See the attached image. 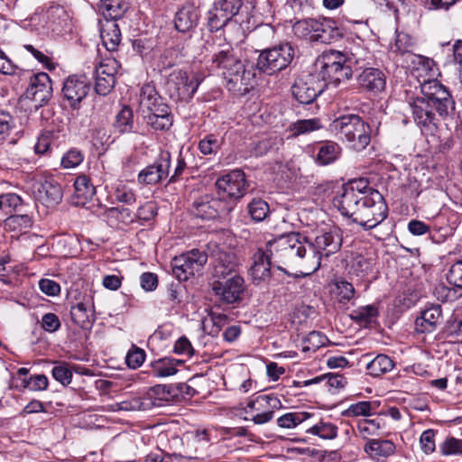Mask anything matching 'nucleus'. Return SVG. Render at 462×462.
Instances as JSON below:
<instances>
[{"instance_id":"9d476101","label":"nucleus","mask_w":462,"mask_h":462,"mask_svg":"<svg viewBox=\"0 0 462 462\" xmlns=\"http://www.w3.org/2000/svg\"><path fill=\"white\" fill-rule=\"evenodd\" d=\"M320 64V74L325 81L336 86L352 77L353 70L346 64V58L339 51L325 52L318 60Z\"/></svg>"},{"instance_id":"ddd939ff","label":"nucleus","mask_w":462,"mask_h":462,"mask_svg":"<svg viewBox=\"0 0 462 462\" xmlns=\"http://www.w3.org/2000/svg\"><path fill=\"white\" fill-rule=\"evenodd\" d=\"M234 208V204L218 195L205 194L198 198L192 204L193 215L204 220H213L227 215Z\"/></svg>"},{"instance_id":"3c124183","label":"nucleus","mask_w":462,"mask_h":462,"mask_svg":"<svg viewBox=\"0 0 462 462\" xmlns=\"http://www.w3.org/2000/svg\"><path fill=\"white\" fill-rule=\"evenodd\" d=\"M222 140L215 134H208L198 143V149L203 155H216L221 149Z\"/></svg>"},{"instance_id":"6e6d98bb","label":"nucleus","mask_w":462,"mask_h":462,"mask_svg":"<svg viewBox=\"0 0 462 462\" xmlns=\"http://www.w3.org/2000/svg\"><path fill=\"white\" fill-rule=\"evenodd\" d=\"M32 225V217L27 214H13L5 220V226L8 230H23L31 227Z\"/></svg>"},{"instance_id":"4468645a","label":"nucleus","mask_w":462,"mask_h":462,"mask_svg":"<svg viewBox=\"0 0 462 462\" xmlns=\"http://www.w3.org/2000/svg\"><path fill=\"white\" fill-rule=\"evenodd\" d=\"M217 195L231 201L234 205L236 200L245 196L248 188V182L245 172L236 169L219 177L215 183Z\"/></svg>"},{"instance_id":"052dcab7","label":"nucleus","mask_w":462,"mask_h":462,"mask_svg":"<svg viewBox=\"0 0 462 462\" xmlns=\"http://www.w3.org/2000/svg\"><path fill=\"white\" fill-rule=\"evenodd\" d=\"M215 7L229 17L231 20L236 16L243 5L242 0H216L213 4Z\"/></svg>"},{"instance_id":"6ab92c4d","label":"nucleus","mask_w":462,"mask_h":462,"mask_svg":"<svg viewBox=\"0 0 462 462\" xmlns=\"http://www.w3.org/2000/svg\"><path fill=\"white\" fill-rule=\"evenodd\" d=\"M324 88L325 84L317 77L307 75L295 79L291 86V94L300 104L309 105L324 91Z\"/></svg>"},{"instance_id":"f257e3e1","label":"nucleus","mask_w":462,"mask_h":462,"mask_svg":"<svg viewBox=\"0 0 462 462\" xmlns=\"http://www.w3.org/2000/svg\"><path fill=\"white\" fill-rule=\"evenodd\" d=\"M342 216L350 218L365 230L380 225L388 216V206L383 195L369 185L365 178L343 184L333 199Z\"/></svg>"},{"instance_id":"1a4fd4ad","label":"nucleus","mask_w":462,"mask_h":462,"mask_svg":"<svg viewBox=\"0 0 462 462\" xmlns=\"http://www.w3.org/2000/svg\"><path fill=\"white\" fill-rule=\"evenodd\" d=\"M282 408V403L275 394L258 395L247 402L244 411L248 416L244 419L250 420L256 425L265 424L273 419L275 411Z\"/></svg>"},{"instance_id":"58836bf2","label":"nucleus","mask_w":462,"mask_h":462,"mask_svg":"<svg viewBox=\"0 0 462 462\" xmlns=\"http://www.w3.org/2000/svg\"><path fill=\"white\" fill-rule=\"evenodd\" d=\"M113 127L115 131L120 134L135 132L134 113L129 106H124L117 113Z\"/></svg>"},{"instance_id":"680f3d73","label":"nucleus","mask_w":462,"mask_h":462,"mask_svg":"<svg viewBox=\"0 0 462 462\" xmlns=\"http://www.w3.org/2000/svg\"><path fill=\"white\" fill-rule=\"evenodd\" d=\"M356 428L359 435L368 440L370 436L378 435L381 426L377 420L364 419L357 422Z\"/></svg>"},{"instance_id":"7ed1b4c3","label":"nucleus","mask_w":462,"mask_h":462,"mask_svg":"<svg viewBox=\"0 0 462 462\" xmlns=\"http://www.w3.org/2000/svg\"><path fill=\"white\" fill-rule=\"evenodd\" d=\"M213 64L219 69L229 91L245 93L252 80V74L245 64L234 55L232 48L221 50L214 54Z\"/></svg>"},{"instance_id":"69168bd1","label":"nucleus","mask_w":462,"mask_h":462,"mask_svg":"<svg viewBox=\"0 0 462 462\" xmlns=\"http://www.w3.org/2000/svg\"><path fill=\"white\" fill-rule=\"evenodd\" d=\"M51 375L63 386H67L71 383L73 374L66 363H60L52 368Z\"/></svg>"},{"instance_id":"79ce46f5","label":"nucleus","mask_w":462,"mask_h":462,"mask_svg":"<svg viewBox=\"0 0 462 462\" xmlns=\"http://www.w3.org/2000/svg\"><path fill=\"white\" fill-rule=\"evenodd\" d=\"M378 406L379 404L376 402L360 401L349 405L341 414L347 418L358 416L368 417L376 412Z\"/></svg>"},{"instance_id":"f03ea898","label":"nucleus","mask_w":462,"mask_h":462,"mask_svg":"<svg viewBox=\"0 0 462 462\" xmlns=\"http://www.w3.org/2000/svg\"><path fill=\"white\" fill-rule=\"evenodd\" d=\"M307 246L309 239L299 232L283 234L266 243V250L273 259L283 264L310 262L311 255H307Z\"/></svg>"},{"instance_id":"603ef678","label":"nucleus","mask_w":462,"mask_h":462,"mask_svg":"<svg viewBox=\"0 0 462 462\" xmlns=\"http://www.w3.org/2000/svg\"><path fill=\"white\" fill-rule=\"evenodd\" d=\"M378 316V309L374 305L362 306L355 310L351 318L365 326L371 325Z\"/></svg>"},{"instance_id":"423d86ee","label":"nucleus","mask_w":462,"mask_h":462,"mask_svg":"<svg viewBox=\"0 0 462 462\" xmlns=\"http://www.w3.org/2000/svg\"><path fill=\"white\" fill-rule=\"evenodd\" d=\"M203 77L199 74L189 75L184 69H174L166 79V92L175 102L190 101L197 92Z\"/></svg>"},{"instance_id":"a211bd4d","label":"nucleus","mask_w":462,"mask_h":462,"mask_svg":"<svg viewBox=\"0 0 462 462\" xmlns=\"http://www.w3.org/2000/svg\"><path fill=\"white\" fill-rule=\"evenodd\" d=\"M25 78L29 79V85L24 96L42 106L46 105L52 97V83L50 76L45 72L32 74L26 71Z\"/></svg>"},{"instance_id":"aec40b11","label":"nucleus","mask_w":462,"mask_h":462,"mask_svg":"<svg viewBox=\"0 0 462 462\" xmlns=\"http://www.w3.org/2000/svg\"><path fill=\"white\" fill-rule=\"evenodd\" d=\"M361 91L373 96H379L386 88L387 77L379 68H365L356 78Z\"/></svg>"},{"instance_id":"49530a36","label":"nucleus","mask_w":462,"mask_h":462,"mask_svg":"<svg viewBox=\"0 0 462 462\" xmlns=\"http://www.w3.org/2000/svg\"><path fill=\"white\" fill-rule=\"evenodd\" d=\"M338 428L329 421L320 420L319 422L311 426L306 430V433L318 436L322 439H335L337 437Z\"/></svg>"},{"instance_id":"c9c22d12","label":"nucleus","mask_w":462,"mask_h":462,"mask_svg":"<svg viewBox=\"0 0 462 462\" xmlns=\"http://www.w3.org/2000/svg\"><path fill=\"white\" fill-rule=\"evenodd\" d=\"M365 451L373 458L388 457L394 454L395 444L388 439H368L365 444Z\"/></svg>"},{"instance_id":"c756f323","label":"nucleus","mask_w":462,"mask_h":462,"mask_svg":"<svg viewBox=\"0 0 462 462\" xmlns=\"http://www.w3.org/2000/svg\"><path fill=\"white\" fill-rule=\"evenodd\" d=\"M199 19V10L192 5H186L176 12L174 27L178 32L186 33L197 26Z\"/></svg>"},{"instance_id":"de8ad7c7","label":"nucleus","mask_w":462,"mask_h":462,"mask_svg":"<svg viewBox=\"0 0 462 462\" xmlns=\"http://www.w3.org/2000/svg\"><path fill=\"white\" fill-rule=\"evenodd\" d=\"M315 19H302L297 21L292 26V32L298 38L310 42H316Z\"/></svg>"},{"instance_id":"39448f33","label":"nucleus","mask_w":462,"mask_h":462,"mask_svg":"<svg viewBox=\"0 0 462 462\" xmlns=\"http://www.w3.org/2000/svg\"><path fill=\"white\" fill-rule=\"evenodd\" d=\"M420 92L423 99L441 119H447L454 114L456 102L449 89L438 79L424 80L420 84Z\"/></svg>"},{"instance_id":"bf43d9fd","label":"nucleus","mask_w":462,"mask_h":462,"mask_svg":"<svg viewBox=\"0 0 462 462\" xmlns=\"http://www.w3.org/2000/svg\"><path fill=\"white\" fill-rule=\"evenodd\" d=\"M85 155L76 147L68 150L61 157L60 165L64 169H72L82 163Z\"/></svg>"},{"instance_id":"393cba45","label":"nucleus","mask_w":462,"mask_h":462,"mask_svg":"<svg viewBox=\"0 0 462 462\" xmlns=\"http://www.w3.org/2000/svg\"><path fill=\"white\" fill-rule=\"evenodd\" d=\"M447 222L446 217L442 214H439L430 224L418 219H411L409 221L407 228L409 232L416 236L429 234L431 239H434L433 232L441 233L442 237H447L451 234V228L449 226L445 225Z\"/></svg>"},{"instance_id":"f8f14e48","label":"nucleus","mask_w":462,"mask_h":462,"mask_svg":"<svg viewBox=\"0 0 462 462\" xmlns=\"http://www.w3.org/2000/svg\"><path fill=\"white\" fill-rule=\"evenodd\" d=\"M208 254L199 249H191L171 261L172 273L180 281H187L200 272L208 262Z\"/></svg>"},{"instance_id":"774afa93","label":"nucleus","mask_w":462,"mask_h":462,"mask_svg":"<svg viewBox=\"0 0 462 462\" xmlns=\"http://www.w3.org/2000/svg\"><path fill=\"white\" fill-rule=\"evenodd\" d=\"M446 278L450 285L462 289V260H458L451 264Z\"/></svg>"},{"instance_id":"cd10ccee","label":"nucleus","mask_w":462,"mask_h":462,"mask_svg":"<svg viewBox=\"0 0 462 462\" xmlns=\"http://www.w3.org/2000/svg\"><path fill=\"white\" fill-rule=\"evenodd\" d=\"M316 42L331 43L343 38L344 29L330 18L315 19Z\"/></svg>"},{"instance_id":"a18cd8bd","label":"nucleus","mask_w":462,"mask_h":462,"mask_svg":"<svg viewBox=\"0 0 462 462\" xmlns=\"http://www.w3.org/2000/svg\"><path fill=\"white\" fill-rule=\"evenodd\" d=\"M312 416L313 414L307 411H290L280 416L276 423L280 428L291 430L296 428Z\"/></svg>"},{"instance_id":"864d4df0","label":"nucleus","mask_w":462,"mask_h":462,"mask_svg":"<svg viewBox=\"0 0 462 462\" xmlns=\"http://www.w3.org/2000/svg\"><path fill=\"white\" fill-rule=\"evenodd\" d=\"M23 205L22 198L12 192L0 194V210L5 215H13Z\"/></svg>"},{"instance_id":"e433bc0d","label":"nucleus","mask_w":462,"mask_h":462,"mask_svg":"<svg viewBox=\"0 0 462 462\" xmlns=\"http://www.w3.org/2000/svg\"><path fill=\"white\" fill-rule=\"evenodd\" d=\"M330 293L339 304L345 306L355 298L356 290L351 282L339 279L332 282Z\"/></svg>"},{"instance_id":"2eb2a0df","label":"nucleus","mask_w":462,"mask_h":462,"mask_svg":"<svg viewBox=\"0 0 462 462\" xmlns=\"http://www.w3.org/2000/svg\"><path fill=\"white\" fill-rule=\"evenodd\" d=\"M412 118L424 135H435L439 130V118L435 110L422 97H416L410 102Z\"/></svg>"},{"instance_id":"b1692460","label":"nucleus","mask_w":462,"mask_h":462,"mask_svg":"<svg viewBox=\"0 0 462 462\" xmlns=\"http://www.w3.org/2000/svg\"><path fill=\"white\" fill-rule=\"evenodd\" d=\"M117 63L116 60H106L96 68L95 90L98 95L106 96L116 85Z\"/></svg>"},{"instance_id":"f704fd0d","label":"nucleus","mask_w":462,"mask_h":462,"mask_svg":"<svg viewBox=\"0 0 462 462\" xmlns=\"http://www.w3.org/2000/svg\"><path fill=\"white\" fill-rule=\"evenodd\" d=\"M239 263L234 254L222 253L219 254L218 262L215 266L214 276L216 280L224 279V277H232L233 274H239Z\"/></svg>"},{"instance_id":"37998d69","label":"nucleus","mask_w":462,"mask_h":462,"mask_svg":"<svg viewBox=\"0 0 462 462\" xmlns=\"http://www.w3.org/2000/svg\"><path fill=\"white\" fill-rule=\"evenodd\" d=\"M414 47L415 40L413 37L404 32H396L395 42L391 46V51L401 57L407 54L412 57Z\"/></svg>"},{"instance_id":"7c9ffc66","label":"nucleus","mask_w":462,"mask_h":462,"mask_svg":"<svg viewBox=\"0 0 462 462\" xmlns=\"http://www.w3.org/2000/svg\"><path fill=\"white\" fill-rule=\"evenodd\" d=\"M169 384H157L151 387L140 402V408L149 410L153 407H162L171 402Z\"/></svg>"},{"instance_id":"0eeeda50","label":"nucleus","mask_w":462,"mask_h":462,"mask_svg":"<svg viewBox=\"0 0 462 462\" xmlns=\"http://www.w3.org/2000/svg\"><path fill=\"white\" fill-rule=\"evenodd\" d=\"M295 55L293 46L283 42L262 50L256 61V68L266 75H273L285 69Z\"/></svg>"},{"instance_id":"6e6552de","label":"nucleus","mask_w":462,"mask_h":462,"mask_svg":"<svg viewBox=\"0 0 462 462\" xmlns=\"http://www.w3.org/2000/svg\"><path fill=\"white\" fill-rule=\"evenodd\" d=\"M343 243V232L337 226H331L328 230L317 235L314 241L309 240V249L311 250L313 271H317L321 265L322 258H328L337 253Z\"/></svg>"},{"instance_id":"ea45409f","label":"nucleus","mask_w":462,"mask_h":462,"mask_svg":"<svg viewBox=\"0 0 462 462\" xmlns=\"http://www.w3.org/2000/svg\"><path fill=\"white\" fill-rule=\"evenodd\" d=\"M395 366L394 361L384 354L377 355L373 360L366 365L368 374L374 377L381 376L390 371Z\"/></svg>"},{"instance_id":"dca6fc26","label":"nucleus","mask_w":462,"mask_h":462,"mask_svg":"<svg viewBox=\"0 0 462 462\" xmlns=\"http://www.w3.org/2000/svg\"><path fill=\"white\" fill-rule=\"evenodd\" d=\"M90 91V82L85 75H70L63 82L61 98L65 106L79 109Z\"/></svg>"},{"instance_id":"5fc2aeb1","label":"nucleus","mask_w":462,"mask_h":462,"mask_svg":"<svg viewBox=\"0 0 462 462\" xmlns=\"http://www.w3.org/2000/svg\"><path fill=\"white\" fill-rule=\"evenodd\" d=\"M411 58V62L414 69L417 70L420 69L428 77H434L436 75L438 69L436 68L437 63L433 59L420 54H412Z\"/></svg>"},{"instance_id":"c03bdc74","label":"nucleus","mask_w":462,"mask_h":462,"mask_svg":"<svg viewBox=\"0 0 462 462\" xmlns=\"http://www.w3.org/2000/svg\"><path fill=\"white\" fill-rule=\"evenodd\" d=\"M171 362L172 361L170 357H162L152 361L148 365V374L158 378L174 375L178 372V369L173 367V364Z\"/></svg>"},{"instance_id":"09e8293b","label":"nucleus","mask_w":462,"mask_h":462,"mask_svg":"<svg viewBox=\"0 0 462 462\" xmlns=\"http://www.w3.org/2000/svg\"><path fill=\"white\" fill-rule=\"evenodd\" d=\"M443 333L451 341L462 344V317L451 316L445 324Z\"/></svg>"},{"instance_id":"9b49d317","label":"nucleus","mask_w":462,"mask_h":462,"mask_svg":"<svg viewBox=\"0 0 462 462\" xmlns=\"http://www.w3.org/2000/svg\"><path fill=\"white\" fill-rule=\"evenodd\" d=\"M233 275L212 282V291L222 304L237 305L246 294L247 286L244 277L240 274Z\"/></svg>"},{"instance_id":"4c0bfd02","label":"nucleus","mask_w":462,"mask_h":462,"mask_svg":"<svg viewBox=\"0 0 462 462\" xmlns=\"http://www.w3.org/2000/svg\"><path fill=\"white\" fill-rule=\"evenodd\" d=\"M247 214L254 223H260L271 215L268 202L260 197H254L246 206Z\"/></svg>"},{"instance_id":"412c9836","label":"nucleus","mask_w":462,"mask_h":462,"mask_svg":"<svg viewBox=\"0 0 462 462\" xmlns=\"http://www.w3.org/2000/svg\"><path fill=\"white\" fill-rule=\"evenodd\" d=\"M143 119L154 131L165 132L173 125V114L170 106L164 102L157 104L152 109L143 110Z\"/></svg>"},{"instance_id":"13d9d810","label":"nucleus","mask_w":462,"mask_h":462,"mask_svg":"<svg viewBox=\"0 0 462 462\" xmlns=\"http://www.w3.org/2000/svg\"><path fill=\"white\" fill-rule=\"evenodd\" d=\"M168 388L171 394V402H176L190 399L196 393V390L186 383H171Z\"/></svg>"},{"instance_id":"c85d7f7f","label":"nucleus","mask_w":462,"mask_h":462,"mask_svg":"<svg viewBox=\"0 0 462 462\" xmlns=\"http://www.w3.org/2000/svg\"><path fill=\"white\" fill-rule=\"evenodd\" d=\"M93 296L84 298L83 301L77 303L70 309L72 321L83 329L90 328L95 321Z\"/></svg>"},{"instance_id":"e2e57ef3","label":"nucleus","mask_w":462,"mask_h":462,"mask_svg":"<svg viewBox=\"0 0 462 462\" xmlns=\"http://www.w3.org/2000/svg\"><path fill=\"white\" fill-rule=\"evenodd\" d=\"M439 449L444 456H462V439L448 437L440 444Z\"/></svg>"},{"instance_id":"473e14b6","label":"nucleus","mask_w":462,"mask_h":462,"mask_svg":"<svg viewBox=\"0 0 462 462\" xmlns=\"http://www.w3.org/2000/svg\"><path fill=\"white\" fill-rule=\"evenodd\" d=\"M100 37L108 51H115L121 42V32L115 21H99Z\"/></svg>"},{"instance_id":"a878e982","label":"nucleus","mask_w":462,"mask_h":462,"mask_svg":"<svg viewBox=\"0 0 462 462\" xmlns=\"http://www.w3.org/2000/svg\"><path fill=\"white\" fill-rule=\"evenodd\" d=\"M342 154L341 146L331 140L320 141L312 146V158L320 167L331 165L339 160Z\"/></svg>"},{"instance_id":"f3484780","label":"nucleus","mask_w":462,"mask_h":462,"mask_svg":"<svg viewBox=\"0 0 462 462\" xmlns=\"http://www.w3.org/2000/svg\"><path fill=\"white\" fill-rule=\"evenodd\" d=\"M171 166V152L166 150L161 151L155 161L138 173L137 182L143 186L157 185L169 177Z\"/></svg>"},{"instance_id":"2f4dec72","label":"nucleus","mask_w":462,"mask_h":462,"mask_svg":"<svg viewBox=\"0 0 462 462\" xmlns=\"http://www.w3.org/2000/svg\"><path fill=\"white\" fill-rule=\"evenodd\" d=\"M74 188L72 202L76 206H85L96 194V188L86 174H79L75 178Z\"/></svg>"},{"instance_id":"338daca9","label":"nucleus","mask_w":462,"mask_h":462,"mask_svg":"<svg viewBox=\"0 0 462 462\" xmlns=\"http://www.w3.org/2000/svg\"><path fill=\"white\" fill-rule=\"evenodd\" d=\"M107 212L110 217H116L125 226H129L135 221V214L127 208L114 207L110 208Z\"/></svg>"},{"instance_id":"5701e85b","label":"nucleus","mask_w":462,"mask_h":462,"mask_svg":"<svg viewBox=\"0 0 462 462\" xmlns=\"http://www.w3.org/2000/svg\"><path fill=\"white\" fill-rule=\"evenodd\" d=\"M272 255L270 253L259 248L252 257V265L249 269V275L252 282L260 286L267 284L272 277L271 272V259Z\"/></svg>"},{"instance_id":"72a5a7b5","label":"nucleus","mask_w":462,"mask_h":462,"mask_svg":"<svg viewBox=\"0 0 462 462\" xmlns=\"http://www.w3.org/2000/svg\"><path fill=\"white\" fill-rule=\"evenodd\" d=\"M98 8L105 21L116 22L124 17L129 5L125 0H101Z\"/></svg>"},{"instance_id":"4d7b16f0","label":"nucleus","mask_w":462,"mask_h":462,"mask_svg":"<svg viewBox=\"0 0 462 462\" xmlns=\"http://www.w3.org/2000/svg\"><path fill=\"white\" fill-rule=\"evenodd\" d=\"M231 19L214 5L208 12V27L210 32H217L224 28Z\"/></svg>"},{"instance_id":"8fccbe9b","label":"nucleus","mask_w":462,"mask_h":462,"mask_svg":"<svg viewBox=\"0 0 462 462\" xmlns=\"http://www.w3.org/2000/svg\"><path fill=\"white\" fill-rule=\"evenodd\" d=\"M322 128V125L319 118L301 119L294 122L290 125V131L292 136L309 134Z\"/></svg>"},{"instance_id":"0e129e2a","label":"nucleus","mask_w":462,"mask_h":462,"mask_svg":"<svg viewBox=\"0 0 462 462\" xmlns=\"http://www.w3.org/2000/svg\"><path fill=\"white\" fill-rule=\"evenodd\" d=\"M15 127L14 116L5 110H0V142H4Z\"/></svg>"},{"instance_id":"bb28decb","label":"nucleus","mask_w":462,"mask_h":462,"mask_svg":"<svg viewBox=\"0 0 462 462\" xmlns=\"http://www.w3.org/2000/svg\"><path fill=\"white\" fill-rule=\"evenodd\" d=\"M443 321L442 309L440 305H430L425 308L415 319V330L417 333H432Z\"/></svg>"},{"instance_id":"4be33fe9","label":"nucleus","mask_w":462,"mask_h":462,"mask_svg":"<svg viewBox=\"0 0 462 462\" xmlns=\"http://www.w3.org/2000/svg\"><path fill=\"white\" fill-rule=\"evenodd\" d=\"M33 187L37 200L47 208H54L60 203L63 196L62 188L53 177L36 181Z\"/></svg>"},{"instance_id":"20e7f679","label":"nucleus","mask_w":462,"mask_h":462,"mask_svg":"<svg viewBox=\"0 0 462 462\" xmlns=\"http://www.w3.org/2000/svg\"><path fill=\"white\" fill-rule=\"evenodd\" d=\"M330 127L341 139L350 143L355 151H363L371 142L370 126L358 115L341 116L332 121Z\"/></svg>"},{"instance_id":"a19ab883","label":"nucleus","mask_w":462,"mask_h":462,"mask_svg":"<svg viewBox=\"0 0 462 462\" xmlns=\"http://www.w3.org/2000/svg\"><path fill=\"white\" fill-rule=\"evenodd\" d=\"M163 101V97L159 94L154 85L152 83L144 84L140 90V107L142 114L143 110L152 109Z\"/></svg>"}]
</instances>
